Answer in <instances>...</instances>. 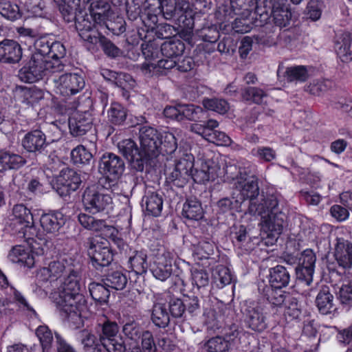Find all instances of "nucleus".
<instances>
[{
  "label": "nucleus",
  "mask_w": 352,
  "mask_h": 352,
  "mask_svg": "<svg viewBox=\"0 0 352 352\" xmlns=\"http://www.w3.org/2000/svg\"><path fill=\"white\" fill-rule=\"evenodd\" d=\"M68 270L60 282V285L51 293L50 298L63 316L78 327L82 323L80 310L85 300L79 292L81 279L79 270L72 266Z\"/></svg>",
  "instance_id": "obj_1"
},
{
  "label": "nucleus",
  "mask_w": 352,
  "mask_h": 352,
  "mask_svg": "<svg viewBox=\"0 0 352 352\" xmlns=\"http://www.w3.org/2000/svg\"><path fill=\"white\" fill-rule=\"evenodd\" d=\"M278 201L274 195H268L258 203L252 202L245 214L261 218V231L269 238L277 239L282 233L285 215L278 208Z\"/></svg>",
  "instance_id": "obj_2"
},
{
  "label": "nucleus",
  "mask_w": 352,
  "mask_h": 352,
  "mask_svg": "<svg viewBox=\"0 0 352 352\" xmlns=\"http://www.w3.org/2000/svg\"><path fill=\"white\" fill-rule=\"evenodd\" d=\"M65 65L58 60H50L49 58L42 55L32 54L30 60L20 70V78L22 80L33 83L42 78L44 76L50 77L56 73L64 71Z\"/></svg>",
  "instance_id": "obj_3"
},
{
  "label": "nucleus",
  "mask_w": 352,
  "mask_h": 352,
  "mask_svg": "<svg viewBox=\"0 0 352 352\" xmlns=\"http://www.w3.org/2000/svg\"><path fill=\"white\" fill-rule=\"evenodd\" d=\"M72 266L65 260L54 261L47 267L40 269L36 276L34 292L40 296H46L47 289L52 283L62 281Z\"/></svg>",
  "instance_id": "obj_4"
},
{
  "label": "nucleus",
  "mask_w": 352,
  "mask_h": 352,
  "mask_svg": "<svg viewBox=\"0 0 352 352\" xmlns=\"http://www.w3.org/2000/svg\"><path fill=\"white\" fill-rule=\"evenodd\" d=\"M102 187L93 185L87 187L82 197V202L85 210L91 214H97L108 211L112 208L113 199L109 191L111 188H107L108 184L103 183Z\"/></svg>",
  "instance_id": "obj_5"
},
{
  "label": "nucleus",
  "mask_w": 352,
  "mask_h": 352,
  "mask_svg": "<svg viewBox=\"0 0 352 352\" xmlns=\"http://www.w3.org/2000/svg\"><path fill=\"white\" fill-rule=\"evenodd\" d=\"M287 3V0H270V12L265 6H257L254 11L256 25L263 26L267 24L272 17L276 25L285 27L292 17Z\"/></svg>",
  "instance_id": "obj_6"
},
{
  "label": "nucleus",
  "mask_w": 352,
  "mask_h": 352,
  "mask_svg": "<svg viewBox=\"0 0 352 352\" xmlns=\"http://www.w3.org/2000/svg\"><path fill=\"white\" fill-rule=\"evenodd\" d=\"M232 197H237L243 203L250 199V206L259 195L258 178L250 175L245 168H241L235 178L232 179Z\"/></svg>",
  "instance_id": "obj_7"
},
{
  "label": "nucleus",
  "mask_w": 352,
  "mask_h": 352,
  "mask_svg": "<svg viewBox=\"0 0 352 352\" xmlns=\"http://www.w3.org/2000/svg\"><path fill=\"white\" fill-rule=\"evenodd\" d=\"M125 168L124 160L118 155L113 153H105L100 157L98 169L104 175V183L107 188H111V191L116 190L118 186V179L122 175Z\"/></svg>",
  "instance_id": "obj_8"
},
{
  "label": "nucleus",
  "mask_w": 352,
  "mask_h": 352,
  "mask_svg": "<svg viewBox=\"0 0 352 352\" xmlns=\"http://www.w3.org/2000/svg\"><path fill=\"white\" fill-rule=\"evenodd\" d=\"M47 81L54 86L57 94L65 97L76 95L85 85L84 78L76 73L54 74L47 77Z\"/></svg>",
  "instance_id": "obj_9"
},
{
  "label": "nucleus",
  "mask_w": 352,
  "mask_h": 352,
  "mask_svg": "<svg viewBox=\"0 0 352 352\" xmlns=\"http://www.w3.org/2000/svg\"><path fill=\"white\" fill-rule=\"evenodd\" d=\"M269 306L261 302H252L247 305L243 311L244 322L246 327L251 330L261 333L268 327L267 316Z\"/></svg>",
  "instance_id": "obj_10"
},
{
  "label": "nucleus",
  "mask_w": 352,
  "mask_h": 352,
  "mask_svg": "<svg viewBox=\"0 0 352 352\" xmlns=\"http://www.w3.org/2000/svg\"><path fill=\"white\" fill-rule=\"evenodd\" d=\"M87 243L88 255L96 269L108 266L111 263L113 254L107 240L98 237L89 238Z\"/></svg>",
  "instance_id": "obj_11"
},
{
  "label": "nucleus",
  "mask_w": 352,
  "mask_h": 352,
  "mask_svg": "<svg viewBox=\"0 0 352 352\" xmlns=\"http://www.w3.org/2000/svg\"><path fill=\"white\" fill-rule=\"evenodd\" d=\"M173 254L164 247L160 246L154 252L150 270L157 280L165 281L173 274Z\"/></svg>",
  "instance_id": "obj_12"
},
{
  "label": "nucleus",
  "mask_w": 352,
  "mask_h": 352,
  "mask_svg": "<svg viewBox=\"0 0 352 352\" xmlns=\"http://www.w3.org/2000/svg\"><path fill=\"white\" fill-rule=\"evenodd\" d=\"M100 341L107 352H124L125 345L122 338L118 334L119 327L116 322L107 321L100 327Z\"/></svg>",
  "instance_id": "obj_13"
},
{
  "label": "nucleus",
  "mask_w": 352,
  "mask_h": 352,
  "mask_svg": "<svg viewBox=\"0 0 352 352\" xmlns=\"http://www.w3.org/2000/svg\"><path fill=\"white\" fill-rule=\"evenodd\" d=\"M118 148L119 151L129 161L133 169L136 171H143L148 158L142 149L140 150L138 148L134 140L131 139L123 140L118 142Z\"/></svg>",
  "instance_id": "obj_14"
},
{
  "label": "nucleus",
  "mask_w": 352,
  "mask_h": 352,
  "mask_svg": "<svg viewBox=\"0 0 352 352\" xmlns=\"http://www.w3.org/2000/svg\"><path fill=\"white\" fill-rule=\"evenodd\" d=\"M82 181L80 175L74 169H63L56 177L54 188L60 197H67L79 188Z\"/></svg>",
  "instance_id": "obj_15"
},
{
  "label": "nucleus",
  "mask_w": 352,
  "mask_h": 352,
  "mask_svg": "<svg viewBox=\"0 0 352 352\" xmlns=\"http://www.w3.org/2000/svg\"><path fill=\"white\" fill-rule=\"evenodd\" d=\"M160 134L157 129L149 126L139 128V139L141 148L147 158L156 157L159 153Z\"/></svg>",
  "instance_id": "obj_16"
},
{
  "label": "nucleus",
  "mask_w": 352,
  "mask_h": 352,
  "mask_svg": "<svg viewBox=\"0 0 352 352\" xmlns=\"http://www.w3.org/2000/svg\"><path fill=\"white\" fill-rule=\"evenodd\" d=\"M316 261V257L314 252L311 250H306L302 252L300 258V263L296 267L297 278L307 286H309L313 281Z\"/></svg>",
  "instance_id": "obj_17"
},
{
  "label": "nucleus",
  "mask_w": 352,
  "mask_h": 352,
  "mask_svg": "<svg viewBox=\"0 0 352 352\" xmlns=\"http://www.w3.org/2000/svg\"><path fill=\"white\" fill-rule=\"evenodd\" d=\"M258 289L267 300L266 302H261V303L269 306V312L272 314L277 313L278 309L285 303L287 296L290 294L283 292L281 289L274 288L266 285H264L262 288L261 286H259Z\"/></svg>",
  "instance_id": "obj_18"
},
{
  "label": "nucleus",
  "mask_w": 352,
  "mask_h": 352,
  "mask_svg": "<svg viewBox=\"0 0 352 352\" xmlns=\"http://www.w3.org/2000/svg\"><path fill=\"white\" fill-rule=\"evenodd\" d=\"M74 22L76 29L82 39L90 44H97V37L100 33L94 29L91 16L85 10L80 12Z\"/></svg>",
  "instance_id": "obj_19"
},
{
  "label": "nucleus",
  "mask_w": 352,
  "mask_h": 352,
  "mask_svg": "<svg viewBox=\"0 0 352 352\" xmlns=\"http://www.w3.org/2000/svg\"><path fill=\"white\" fill-rule=\"evenodd\" d=\"M21 145L29 153H42L48 144L45 134L40 129H34L24 135Z\"/></svg>",
  "instance_id": "obj_20"
},
{
  "label": "nucleus",
  "mask_w": 352,
  "mask_h": 352,
  "mask_svg": "<svg viewBox=\"0 0 352 352\" xmlns=\"http://www.w3.org/2000/svg\"><path fill=\"white\" fill-rule=\"evenodd\" d=\"M93 118L89 111L74 113L69 118V128L73 136H82L92 127Z\"/></svg>",
  "instance_id": "obj_21"
},
{
  "label": "nucleus",
  "mask_w": 352,
  "mask_h": 352,
  "mask_svg": "<svg viewBox=\"0 0 352 352\" xmlns=\"http://www.w3.org/2000/svg\"><path fill=\"white\" fill-rule=\"evenodd\" d=\"M200 164L192 170L191 177L196 183H204L209 180H214L217 176L219 166L211 160H200Z\"/></svg>",
  "instance_id": "obj_22"
},
{
  "label": "nucleus",
  "mask_w": 352,
  "mask_h": 352,
  "mask_svg": "<svg viewBox=\"0 0 352 352\" xmlns=\"http://www.w3.org/2000/svg\"><path fill=\"white\" fill-rule=\"evenodd\" d=\"M22 55V48L18 42L10 39H4L0 42V63H18Z\"/></svg>",
  "instance_id": "obj_23"
},
{
  "label": "nucleus",
  "mask_w": 352,
  "mask_h": 352,
  "mask_svg": "<svg viewBox=\"0 0 352 352\" xmlns=\"http://www.w3.org/2000/svg\"><path fill=\"white\" fill-rule=\"evenodd\" d=\"M334 257L338 265L344 269L352 267V243L338 239L335 247Z\"/></svg>",
  "instance_id": "obj_24"
},
{
  "label": "nucleus",
  "mask_w": 352,
  "mask_h": 352,
  "mask_svg": "<svg viewBox=\"0 0 352 352\" xmlns=\"http://www.w3.org/2000/svg\"><path fill=\"white\" fill-rule=\"evenodd\" d=\"M195 11L186 0H178V11L175 16L179 26L187 30H191L194 28Z\"/></svg>",
  "instance_id": "obj_25"
},
{
  "label": "nucleus",
  "mask_w": 352,
  "mask_h": 352,
  "mask_svg": "<svg viewBox=\"0 0 352 352\" xmlns=\"http://www.w3.org/2000/svg\"><path fill=\"white\" fill-rule=\"evenodd\" d=\"M41 226L43 231L54 234L65 223L64 215L58 211L43 214L40 218Z\"/></svg>",
  "instance_id": "obj_26"
},
{
  "label": "nucleus",
  "mask_w": 352,
  "mask_h": 352,
  "mask_svg": "<svg viewBox=\"0 0 352 352\" xmlns=\"http://www.w3.org/2000/svg\"><path fill=\"white\" fill-rule=\"evenodd\" d=\"M89 3L91 18L96 23L105 24L111 14L110 4L105 0H95Z\"/></svg>",
  "instance_id": "obj_27"
},
{
  "label": "nucleus",
  "mask_w": 352,
  "mask_h": 352,
  "mask_svg": "<svg viewBox=\"0 0 352 352\" xmlns=\"http://www.w3.org/2000/svg\"><path fill=\"white\" fill-rule=\"evenodd\" d=\"M290 273L289 269L283 265H278L270 269L268 286L277 289L287 287L290 282Z\"/></svg>",
  "instance_id": "obj_28"
},
{
  "label": "nucleus",
  "mask_w": 352,
  "mask_h": 352,
  "mask_svg": "<svg viewBox=\"0 0 352 352\" xmlns=\"http://www.w3.org/2000/svg\"><path fill=\"white\" fill-rule=\"evenodd\" d=\"M12 221L14 224H19L21 228L19 232L24 233L23 229L30 228L33 223V215L30 210L23 204H16L12 208Z\"/></svg>",
  "instance_id": "obj_29"
},
{
  "label": "nucleus",
  "mask_w": 352,
  "mask_h": 352,
  "mask_svg": "<svg viewBox=\"0 0 352 352\" xmlns=\"http://www.w3.org/2000/svg\"><path fill=\"white\" fill-rule=\"evenodd\" d=\"M59 11L63 20L67 23L75 21L82 9L80 7V0H61Z\"/></svg>",
  "instance_id": "obj_30"
},
{
  "label": "nucleus",
  "mask_w": 352,
  "mask_h": 352,
  "mask_svg": "<svg viewBox=\"0 0 352 352\" xmlns=\"http://www.w3.org/2000/svg\"><path fill=\"white\" fill-rule=\"evenodd\" d=\"M351 38L349 33L340 34L335 44V50L338 58L343 63H349L352 60V52L350 50Z\"/></svg>",
  "instance_id": "obj_31"
},
{
  "label": "nucleus",
  "mask_w": 352,
  "mask_h": 352,
  "mask_svg": "<svg viewBox=\"0 0 352 352\" xmlns=\"http://www.w3.org/2000/svg\"><path fill=\"white\" fill-rule=\"evenodd\" d=\"M153 6L157 7L154 10L155 15L162 14L167 20L175 19L178 11V0H153Z\"/></svg>",
  "instance_id": "obj_32"
},
{
  "label": "nucleus",
  "mask_w": 352,
  "mask_h": 352,
  "mask_svg": "<svg viewBox=\"0 0 352 352\" xmlns=\"http://www.w3.org/2000/svg\"><path fill=\"white\" fill-rule=\"evenodd\" d=\"M207 111L201 107L192 104H182L180 122L188 120L192 122H203L206 117Z\"/></svg>",
  "instance_id": "obj_33"
},
{
  "label": "nucleus",
  "mask_w": 352,
  "mask_h": 352,
  "mask_svg": "<svg viewBox=\"0 0 352 352\" xmlns=\"http://www.w3.org/2000/svg\"><path fill=\"white\" fill-rule=\"evenodd\" d=\"M78 338L87 351L89 352H107L104 347H101L103 344L100 338L98 339L95 335L88 330L80 331L78 333Z\"/></svg>",
  "instance_id": "obj_34"
},
{
  "label": "nucleus",
  "mask_w": 352,
  "mask_h": 352,
  "mask_svg": "<svg viewBox=\"0 0 352 352\" xmlns=\"http://www.w3.org/2000/svg\"><path fill=\"white\" fill-rule=\"evenodd\" d=\"M185 50L184 42L177 38H171L161 45V52L166 58H177Z\"/></svg>",
  "instance_id": "obj_35"
},
{
  "label": "nucleus",
  "mask_w": 352,
  "mask_h": 352,
  "mask_svg": "<svg viewBox=\"0 0 352 352\" xmlns=\"http://www.w3.org/2000/svg\"><path fill=\"white\" fill-rule=\"evenodd\" d=\"M319 311L324 315L330 314L335 309L333 296L330 293L327 287H323L318 294L316 299Z\"/></svg>",
  "instance_id": "obj_36"
},
{
  "label": "nucleus",
  "mask_w": 352,
  "mask_h": 352,
  "mask_svg": "<svg viewBox=\"0 0 352 352\" xmlns=\"http://www.w3.org/2000/svg\"><path fill=\"white\" fill-rule=\"evenodd\" d=\"M142 201L145 204L146 211L155 217L161 214L163 208L162 196L156 192H148L144 196Z\"/></svg>",
  "instance_id": "obj_37"
},
{
  "label": "nucleus",
  "mask_w": 352,
  "mask_h": 352,
  "mask_svg": "<svg viewBox=\"0 0 352 352\" xmlns=\"http://www.w3.org/2000/svg\"><path fill=\"white\" fill-rule=\"evenodd\" d=\"M45 252L44 248L40 247L38 244L32 245V250L25 249L21 256L17 258L19 262L17 263L21 265L32 267L34 263L38 260L39 256L43 255Z\"/></svg>",
  "instance_id": "obj_38"
},
{
  "label": "nucleus",
  "mask_w": 352,
  "mask_h": 352,
  "mask_svg": "<svg viewBox=\"0 0 352 352\" xmlns=\"http://www.w3.org/2000/svg\"><path fill=\"white\" fill-rule=\"evenodd\" d=\"M182 215L190 220L201 219L204 216V210L200 201L196 199H187L183 206Z\"/></svg>",
  "instance_id": "obj_39"
},
{
  "label": "nucleus",
  "mask_w": 352,
  "mask_h": 352,
  "mask_svg": "<svg viewBox=\"0 0 352 352\" xmlns=\"http://www.w3.org/2000/svg\"><path fill=\"white\" fill-rule=\"evenodd\" d=\"M153 323L159 328H166L170 323V316L165 305L156 303L153 305L151 314Z\"/></svg>",
  "instance_id": "obj_40"
},
{
  "label": "nucleus",
  "mask_w": 352,
  "mask_h": 352,
  "mask_svg": "<svg viewBox=\"0 0 352 352\" xmlns=\"http://www.w3.org/2000/svg\"><path fill=\"white\" fill-rule=\"evenodd\" d=\"M129 263L131 270L137 274H143L148 269L147 255L144 251H134Z\"/></svg>",
  "instance_id": "obj_41"
},
{
  "label": "nucleus",
  "mask_w": 352,
  "mask_h": 352,
  "mask_svg": "<svg viewBox=\"0 0 352 352\" xmlns=\"http://www.w3.org/2000/svg\"><path fill=\"white\" fill-rule=\"evenodd\" d=\"M179 153L180 155L175 164L174 168L182 172L184 176H186V174L191 176L195 161L193 155L188 152L187 150L183 151L179 150Z\"/></svg>",
  "instance_id": "obj_42"
},
{
  "label": "nucleus",
  "mask_w": 352,
  "mask_h": 352,
  "mask_svg": "<svg viewBox=\"0 0 352 352\" xmlns=\"http://www.w3.org/2000/svg\"><path fill=\"white\" fill-rule=\"evenodd\" d=\"M78 219L83 228L91 231L100 232L107 227L105 220L96 219L89 214L80 213Z\"/></svg>",
  "instance_id": "obj_43"
},
{
  "label": "nucleus",
  "mask_w": 352,
  "mask_h": 352,
  "mask_svg": "<svg viewBox=\"0 0 352 352\" xmlns=\"http://www.w3.org/2000/svg\"><path fill=\"white\" fill-rule=\"evenodd\" d=\"M89 291L91 298L100 304L108 302L110 292L104 283L93 282L89 285Z\"/></svg>",
  "instance_id": "obj_44"
},
{
  "label": "nucleus",
  "mask_w": 352,
  "mask_h": 352,
  "mask_svg": "<svg viewBox=\"0 0 352 352\" xmlns=\"http://www.w3.org/2000/svg\"><path fill=\"white\" fill-rule=\"evenodd\" d=\"M102 281L108 287L116 290H122L125 288L128 279L122 272L114 271L109 273Z\"/></svg>",
  "instance_id": "obj_45"
},
{
  "label": "nucleus",
  "mask_w": 352,
  "mask_h": 352,
  "mask_svg": "<svg viewBox=\"0 0 352 352\" xmlns=\"http://www.w3.org/2000/svg\"><path fill=\"white\" fill-rule=\"evenodd\" d=\"M127 116L126 109L118 102L111 104L107 110V118L110 123L114 125H122Z\"/></svg>",
  "instance_id": "obj_46"
},
{
  "label": "nucleus",
  "mask_w": 352,
  "mask_h": 352,
  "mask_svg": "<svg viewBox=\"0 0 352 352\" xmlns=\"http://www.w3.org/2000/svg\"><path fill=\"white\" fill-rule=\"evenodd\" d=\"M25 160L19 155L10 152L0 153V164L9 169H18L25 163Z\"/></svg>",
  "instance_id": "obj_47"
},
{
  "label": "nucleus",
  "mask_w": 352,
  "mask_h": 352,
  "mask_svg": "<svg viewBox=\"0 0 352 352\" xmlns=\"http://www.w3.org/2000/svg\"><path fill=\"white\" fill-rule=\"evenodd\" d=\"M235 241L234 243L239 248L248 252L253 249V245L251 242V237L249 235L247 228L243 225H240L236 228L234 236Z\"/></svg>",
  "instance_id": "obj_48"
},
{
  "label": "nucleus",
  "mask_w": 352,
  "mask_h": 352,
  "mask_svg": "<svg viewBox=\"0 0 352 352\" xmlns=\"http://www.w3.org/2000/svg\"><path fill=\"white\" fill-rule=\"evenodd\" d=\"M241 202L236 197H223L217 202L218 212L221 213H230L233 214L236 212H239L241 208Z\"/></svg>",
  "instance_id": "obj_49"
},
{
  "label": "nucleus",
  "mask_w": 352,
  "mask_h": 352,
  "mask_svg": "<svg viewBox=\"0 0 352 352\" xmlns=\"http://www.w3.org/2000/svg\"><path fill=\"white\" fill-rule=\"evenodd\" d=\"M0 14L10 21L17 20L21 16L18 5L10 0H0Z\"/></svg>",
  "instance_id": "obj_50"
},
{
  "label": "nucleus",
  "mask_w": 352,
  "mask_h": 352,
  "mask_svg": "<svg viewBox=\"0 0 352 352\" xmlns=\"http://www.w3.org/2000/svg\"><path fill=\"white\" fill-rule=\"evenodd\" d=\"M71 158L76 164H89L93 160V155L84 146L79 145L72 151Z\"/></svg>",
  "instance_id": "obj_51"
},
{
  "label": "nucleus",
  "mask_w": 352,
  "mask_h": 352,
  "mask_svg": "<svg viewBox=\"0 0 352 352\" xmlns=\"http://www.w3.org/2000/svg\"><path fill=\"white\" fill-rule=\"evenodd\" d=\"M285 76L289 82H304L308 78L309 74L306 67L298 65L287 67L285 72Z\"/></svg>",
  "instance_id": "obj_52"
},
{
  "label": "nucleus",
  "mask_w": 352,
  "mask_h": 352,
  "mask_svg": "<svg viewBox=\"0 0 352 352\" xmlns=\"http://www.w3.org/2000/svg\"><path fill=\"white\" fill-rule=\"evenodd\" d=\"M284 307V314L289 317L290 320L298 319L301 314V309L298 305V300L291 294L287 296Z\"/></svg>",
  "instance_id": "obj_53"
},
{
  "label": "nucleus",
  "mask_w": 352,
  "mask_h": 352,
  "mask_svg": "<svg viewBox=\"0 0 352 352\" xmlns=\"http://www.w3.org/2000/svg\"><path fill=\"white\" fill-rule=\"evenodd\" d=\"M241 95L243 100L256 104H261L263 102V99L267 96L263 89L256 87L245 88Z\"/></svg>",
  "instance_id": "obj_54"
},
{
  "label": "nucleus",
  "mask_w": 352,
  "mask_h": 352,
  "mask_svg": "<svg viewBox=\"0 0 352 352\" xmlns=\"http://www.w3.org/2000/svg\"><path fill=\"white\" fill-rule=\"evenodd\" d=\"M203 104L208 110L215 111L220 114L226 113L230 109L228 102L222 98L205 99Z\"/></svg>",
  "instance_id": "obj_55"
},
{
  "label": "nucleus",
  "mask_w": 352,
  "mask_h": 352,
  "mask_svg": "<svg viewBox=\"0 0 352 352\" xmlns=\"http://www.w3.org/2000/svg\"><path fill=\"white\" fill-rule=\"evenodd\" d=\"M36 335L41 342L43 352H49L53 341V335L51 330L48 327L41 325L36 329Z\"/></svg>",
  "instance_id": "obj_56"
},
{
  "label": "nucleus",
  "mask_w": 352,
  "mask_h": 352,
  "mask_svg": "<svg viewBox=\"0 0 352 352\" xmlns=\"http://www.w3.org/2000/svg\"><path fill=\"white\" fill-rule=\"evenodd\" d=\"M230 346V342L220 336L210 339L205 344L208 352H226Z\"/></svg>",
  "instance_id": "obj_57"
},
{
  "label": "nucleus",
  "mask_w": 352,
  "mask_h": 352,
  "mask_svg": "<svg viewBox=\"0 0 352 352\" xmlns=\"http://www.w3.org/2000/svg\"><path fill=\"white\" fill-rule=\"evenodd\" d=\"M250 153L252 156L264 162H270L276 157V151L269 146H256L253 148Z\"/></svg>",
  "instance_id": "obj_58"
},
{
  "label": "nucleus",
  "mask_w": 352,
  "mask_h": 352,
  "mask_svg": "<svg viewBox=\"0 0 352 352\" xmlns=\"http://www.w3.org/2000/svg\"><path fill=\"white\" fill-rule=\"evenodd\" d=\"M204 124H193L190 126V131L201 135L206 140L208 137L210 131L212 129H214L219 126V123L217 120L210 119L206 122H204Z\"/></svg>",
  "instance_id": "obj_59"
},
{
  "label": "nucleus",
  "mask_w": 352,
  "mask_h": 352,
  "mask_svg": "<svg viewBox=\"0 0 352 352\" xmlns=\"http://www.w3.org/2000/svg\"><path fill=\"white\" fill-rule=\"evenodd\" d=\"M122 332L130 340L138 343L140 340L143 329L137 322L131 320L123 326Z\"/></svg>",
  "instance_id": "obj_60"
},
{
  "label": "nucleus",
  "mask_w": 352,
  "mask_h": 352,
  "mask_svg": "<svg viewBox=\"0 0 352 352\" xmlns=\"http://www.w3.org/2000/svg\"><path fill=\"white\" fill-rule=\"evenodd\" d=\"M184 303L185 312L191 317L198 316L201 313L200 300L196 296H184Z\"/></svg>",
  "instance_id": "obj_61"
},
{
  "label": "nucleus",
  "mask_w": 352,
  "mask_h": 352,
  "mask_svg": "<svg viewBox=\"0 0 352 352\" xmlns=\"http://www.w3.org/2000/svg\"><path fill=\"white\" fill-rule=\"evenodd\" d=\"M177 147V143L175 135L170 132L164 133L160 138L159 151H164L167 154L175 152Z\"/></svg>",
  "instance_id": "obj_62"
},
{
  "label": "nucleus",
  "mask_w": 352,
  "mask_h": 352,
  "mask_svg": "<svg viewBox=\"0 0 352 352\" xmlns=\"http://www.w3.org/2000/svg\"><path fill=\"white\" fill-rule=\"evenodd\" d=\"M97 38L98 39L97 43L101 45L104 54L108 56L114 58L121 54L120 50L105 36L100 34Z\"/></svg>",
  "instance_id": "obj_63"
},
{
  "label": "nucleus",
  "mask_w": 352,
  "mask_h": 352,
  "mask_svg": "<svg viewBox=\"0 0 352 352\" xmlns=\"http://www.w3.org/2000/svg\"><path fill=\"white\" fill-rule=\"evenodd\" d=\"M190 177V175L186 174V176H184L182 172L173 168V170L168 174L167 179L173 186L183 188Z\"/></svg>",
  "instance_id": "obj_64"
}]
</instances>
